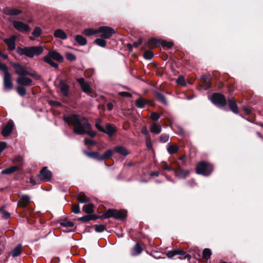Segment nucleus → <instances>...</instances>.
I'll return each instance as SVG.
<instances>
[{"mask_svg": "<svg viewBox=\"0 0 263 263\" xmlns=\"http://www.w3.org/2000/svg\"><path fill=\"white\" fill-rule=\"evenodd\" d=\"M64 121L69 125H73V132L77 135L87 134L91 137H94L96 133L92 130V126L88 120L84 117L71 114L63 117Z\"/></svg>", "mask_w": 263, "mask_h": 263, "instance_id": "nucleus-1", "label": "nucleus"}, {"mask_svg": "<svg viewBox=\"0 0 263 263\" xmlns=\"http://www.w3.org/2000/svg\"><path fill=\"white\" fill-rule=\"evenodd\" d=\"M43 51V48L42 46H32L23 48L18 47L16 48V52L18 54L25 55L30 58L41 54Z\"/></svg>", "mask_w": 263, "mask_h": 263, "instance_id": "nucleus-2", "label": "nucleus"}, {"mask_svg": "<svg viewBox=\"0 0 263 263\" xmlns=\"http://www.w3.org/2000/svg\"><path fill=\"white\" fill-rule=\"evenodd\" d=\"M43 60L45 62L48 63L52 67L58 68L59 65L54 62L53 60H55L58 62H62L63 57L60 53L55 50H52L48 52V54L43 58Z\"/></svg>", "mask_w": 263, "mask_h": 263, "instance_id": "nucleus-3", "label": "nucleus"}, {"mask_svg": "<svg viewBox=\"0 0 263 263\" xmlns=\"http://www.w3.org/2000/svg\"><path fill=\"white\" fill-rule=\"evenodd\" d=\"M13 67L15 69V72L20 76H30L36 80H39L41 78V76L36 72L33 70L27 71L24 67L20 64L14 63L13 64Z\"/></svg>", "mask_w": 263, "mask_h": 263, "instance_id": "nucleus-4", "label": "nucleus"}, {"mask_svg": "<svg viewBox=\"0 0 263 263\" xmlns=\"http://www.w3.org/2000/svg\"><path fill=\"white\" fill-rule=\"evenodd\" d=\"M126 216V212L124 211L114 209H108L105 211L102 215L104 218L114 217L118 219H123Z\"/></svg>", "mask_w": 263, "mask_h": 263, "instance_id": "nucleus-5", "label": "nucleus"}, {"mask_svg": "<svg viewBox=\"0 0 263 263\" xmlns=\"http://www.w3.org/2000/svg\"><path fill=\"white\" fill-rule=\"evenodd\" d=\"M213 171V166L205 162L202 161L197 165L196 172L198 174L208 176Z\"/></svg>", "mask_w": 263, "mask_h": 263, "instance_id": "nucleus-6", "label": "nucleus"}, {"mask_svg": "<svg viewBox=\"0 0 263 263\" xmlns=\"http://www.w3.org/2000/svg\"><path fill=\"white\" fill-rule=\"evenodd\" d=\"M212 102L218 107H223L226 104V100L223 95L214 93L211 98Z\"/></svg>", "mask_w": 263, "mask_h": 263, "instance_id": "nucleus-7", "label": "nucleus"}, {"mask_svg": "<svg viewBox=\"0 0 263 263\" xmlns=\"http://www.w3.org/2000/svg\"><path fill=\"white\" fill-rule=\"evenodd\" d=\"M84 33H115V31L110 27L102 26L100 27L98 29H93L92 28L85 29Z\"/></svg>", "mask_w": 263, "mask_h": 263, "instance_id": "nucleus-8", "label": "nucleus"}, {"mask_svg": "<svg viewBox=\"0 0 263 263\" xmlns=\"http://www.w3.org/2000/svg\"><path fill=\"white\" fill-rule=\"evenodd\" d=\"M52 173L47 169V167H44L37 175L40 179L44 181H49L52 177Z\"/></svg>", "mask_w": 263, "mask_h": 263, "instance_id": "nucleus-9", "label": "nucleus"}, {"mask_svg": "<svg viewBox=\"0 0 263 263\" xmlns=\"http://www.w3.org/2000/svg\"><path fill=\"white\" fill-rule=\"evenodd\" d=\"M14 28L20 32H29L30 28L28 25L18 21L12 22Z\"/></svg>", "mask_w": 263, "mask_h": 263, "instance_id": "nucleus-10", "label": "nucleus"}, {"mask_svg": "<svg viewBox=\"0 0 263 263\" xmlns=\"http://www.w3.org/2000/svg\"><path fill=\"white\" fill-rule=\"evenodd\" d=\"M77 82L80 84L83 92L88 95L91 96L92 90L88 83L83 78L77 79Z\"/></svg>", "mask_w": 263, "mask_h": 263, "instance_id": "nucleus-11", "label": "nucleus"}, {"mask_svg": "<svg viewBox=\"0 0 263 263\" xmlns=\"http://www.w3.org/2000/svg\"><path fill=\"white\" fill-rule=\"evenodd\" d=\"M59 87L62 95L64 97H68L69 86L66 82L63 80H61L59 83Z\"/></svg>", "mask_w": 263, "mask_h": 263, "instance_id": "nucleus-12", "label": "nucleus"}, {"mask_svg": "<svg viewBox=\"0 0 263 263\" xmlns=\"http://www.w3.org/2000/svg\"><path fill=\"white\" fill-rule=\"evenodd\" d=\"M112 34H101L100 38L97 39L95 41V43L102 47L106 46L105 39L111 37Z\"/></svg>", "mask_w": 263, "mask_h": 263, "instance_id": "nucleus-13", "label": "nucleus"}, {"mask_svg": "<svg viewBox=\"0 0 263 263\" xmlns=\"http://www.w3.org/2000/svg\"><path fill=\"white\" fill-rule=\"evenodd\" d=\"M14 127V124L12 121H9L8 123L3 127L2 134L4 137H7L10 135L13 130Z\"/></svg>", "mask_w": 263, "mask_h": 263, "instance_id": "nucleus-14", "label": "nucleus"}, {"mask_svg": "<svg viewBox=\"0 0 263 263\" xmlns=\"http://www.w3.org/2000/svg\"><path fill=\"white\" fill-rule=\"evenodd\" d=\"M25 76H20L18 77L16 80V82L22 86H31L32 83V80Z\"/></svg>", "mask_w": 263, "mask_h": 263, "instance_id": "nucleus-15", "label": "nucleus"}, {"mask_svg": "<svg viewBox=\"0 0 263 263\" xmlns=\"http://www.w3.org/2000/svg\"><path fill=\"white\" fill-rule=\"evenodd\" d=\"M4 85L5 88L10 90L12 88L13 84L11 81V76L9 72H7L4 74Z\"/></svg>", "mask_w": 263, "mask_h": 263, "instance_id": "nucleus-16", "label": "nucleus"}, {"mask_svg": "<svg viewBox=\"0 0 263 263\" xmlns=\"http://www.w3.org/2000/svg\"><path fill=\"white\" fill-rule=\"evenodd\" d=\"M16 39V37L12 35L10 38L4 40V42L7 44L9 50L12 51L15 48V41Z\"/></svg>", "mask_w": 263, "mask_h": 263, "instance_id": "nucleus-17", "label": "nucleus"}, {"mask_svg": "<svg viewBox=\"0 0 263 263\" xmlns=\"http://www.w3.org/2000/svg\"><path fill=\"white\" fill-rule=\"evenodd\" d=\"M30 201V198L28 195H23L20 196L18 205L21 207H26Z\"/></svg>", "mask_w": 263, "mask_h": 263, "instance_id": "nucleus-18", "label": "nucleus"}, {"mask_svg": "<svg viewBox=\"0 0 263 263\" xmlns=\"http://www.w3.org/2000/svg\"><path fill=\"white\" fill-rule=\"evenodd\" d=\"M160 39L151 38L146 43V46L150 48H155L160 45Z\"/></svg>", "mask_w": 263, "mask_h": 263, "instance_id": "nucleus-19", "label": "nucleus"}, {"mask_svg": "<svg viewBox=\"0 0 263 263\" xmlns=\"http://www.w3.org/2000/svg\"><path fill=\"white\" fill-rule=\"evenodd\" d=\"M22 252V245L18 244L9 253V255L13 257H16L19 256Z\"/></svg>", "mask_w": 263, "mask_h": 263, "instance_id": "nucleus-20", "label": "nucleus"}, {"mask_svg": "<svg viewBox=\"0 0 263 263\" xmlns=\"http://www.w3.org/2000/svg\"><path fill=\"white\" fill-rule=\"evenodd\" d=\"M114 151L116 153L125 157L129 154V152L127 148L122 146H117L115 147Z\"/></svg>", "mask_w": 263, "mask_h": 263, "instance_id": "nucleus-21", "label": "nucleus"}, {"mask_svg": "<svg viewBox=\"0 0 263 263\" xmlns=\"http://www.w3.org/2000/svg\"><path fill=\"white\" fill-rule=\"evenodd\" d=\"M228 103L231 110L235 114H237L238 110L236 101L233 98H230L228 99Z\"/></svg>", "mask_w": 263, "mask_h": 263, "instance_id": "nucleus-22", "label": "nucleus"}, {"mask_svg": "<svg viewBox=\"0 0 263 263\" xmlns=\"http://www.w3.org/2000/svg\"><path fill=\"white\" fill-rule=\"evenodd\" d=\"M173 171L174 172L176 176L180 178H185L189 174V172L188 171L180 168H179L178 170H173Z\"/></svg>", "mask_w": 263, "mask_h": 263, "instance_id": "nucleus-23", "label": "nucleus"}, {"mask_svg": "<svg viewBox=\"0 0 263 263\" xmlns=\"http://www.w3.org/2000/svg\"><path fill=\"white\" fill-rule=\"evenodd\" d=\"M150 130L152 133L159 134L161 132V126L160 125L157 124L156 123H154L151 127Z\"/></svg>", "mask_w": 263, "mask_h": 263, "instance_id": "nucleus-24", "label": "nucleus"}, {"mask_svg": "<svg viewBox=\"0 0 263 263\" xmlns=\"http://www.w3.org/2000/svg\"><path fill=\"white\" fill-rule=\"evenodd\" d=\"M77 198L78 200L81 203H86L90 201V199L89 197H87L83 193H79L77 196Z\"/></svg>", "mask_w": 263, "mask_h": 263, "instance_id": "nucleus-25", "label": "nucleus"}, {"mask_svg": "<svg viewBox=\"0 0 263 263\" xmlns=\"http://www.w3.org/2000/svg\"><path fill=\"white\" fill-rule=\"evenodd\" d=\"M148 103V101L140 97L136 101L135 104L137 107L141 108H143Z\"/></svg>", "mask_w": 263, "mask_h": 263, "instance_id": "nucleus-26", "label": "nucleus"}, {"mask_svg": "<svg viewBox=\"0 0 263 263\" xmlns=\"http://www.w3.org/2000/svg\"><path fill=\"white\" fill-rule=\"evenodd\" d=\"M179 150V147L177 145L169 144L167 147V151L170 154L177 153Z\"/></svg>", "mask_w": 263, "mask_h": 263, "instance_id": "nucleus-27", "label": "nucleus"}, {"mask_svg": "<svg viewBox=\"0 0 263 263\" xmlns=\"http://www.w3.org/2000/svg\"><path fill=\"white\" fill-rule=\"evenodd\" d=\"M93 207V205L92 203H89L83 206V210L87 214H92L94 212Z\"/></svg>", "mask_w": 263, "mask_h": 263, "instance_id": "nucleus-28", "label": "nucleus"}, {"mask_svg": "<svg viewBox=\"0 0 263 263\" xmlns=\"http://www.w3.org/2000/svg\"><path fill=\"white\" fill-rule=\"evenodd\" d=\"M84 153L90 158H92L97 160L100 161L101 155H100L99 152H84Z\"/></svg>", "mask_w": 263, "mask_h": 263, "instance_id": "nucleus-29", "label": "nucleus"}, {"mask_svg": "<svg viewBox=\"0 0 263 263\" xmlns=\"http://www.w3.org/2000/svg\"><path fill=\"white\" fill-rule=\"evenodd\" d=\"M18 169V167L17 166H12L8 167L2 171L3 174H11Z\"/></svg>", "mask_w": 263, "mask_h": 263, "instance_id": "nucleus-30", "label": "nucleus"}, {"mask_svg": "<svg viewBox=\"0 0 263 263\" xmlns=\"http://www.w3.org/2000/svg\"><path fill=\"white\" fill-rule=\"evenodd\" d=\"M105 129V132L104 133L107 134L110 137L112 136L116 132L115 128L109 124L106 125V129Z\"/></svg>", "mask_w": 263, "mask_h": 263, "instance_id": "nucleus-31", "label": "nucleus"}, {"mask_svg": "<svg viewBox=\"0 0 263 263\" xmlns=\"http://www.w3.org/2000/svg\"><path fill=\"white\" fill-rule=\"evenodd\" d=\"M112 155V152L111 149H108L103 154L101 155L100 161H103L105 159L110 158Z\"/></svg>", "mask_w": 263, "mask_h": 263, "instance_id": "nucleus-32", "label": "nucleus"}, {"mask_svg": "<svg viewBox=\"0 0 263 263\" xmlns=\"http://www.w3.org/2000/svg\"><path fill=\"white\" fill-rule=\"evenodd\" d=\"M176 253L177 255H180L181 256L178 257L179 259H183L185 258H187L189 259L190 258V256L189 254H187L183 250H176Z\"/></svg>", "mask_w": 263, "mask_h": 263, "instance_id": "nucleus-33", "label": "nucleus"}, {"mask_svg": "<svg viewBox=\"0 0 263 263\" xmlns=\"http://www.w3.org/2000/svg\"><path fill=\"white\" fill-rule=\"evenodd\" d=\"M21 13V11L17 9H9L7 10L6 13L10 15H17Z\"/></svg>", "mask_w": 263, "mask_h": 263, "instance_id": "nucleus-34", "label": "nucleus"}, {"mask_svg": "<svg viewBox=\"0 0 263 263\" xmlns=\"http://www.w3.org/2000/svg\"><path fill=\"white\" fill-rule=\"evenodd\" d=\"M76 40L80 45H84L86 44V40L81 35H77L76 36Z\"/></svg>", "mask_w": 263, "mask_h": 263, "instance_id": "nucleus-35", "label": "nucleus"}, {"mask_svg": "<svg viewBox=\"0 0 263 263\" xmlns=\"http://www.w3.org/2000/svg\"><path fill=\"white\" fill-rule=\"evenodd\" d=\"M174 44L172 42H167L164 40H161L160 45H161L163 47H166L168 49H170L172 47Z\"/></svg>", "mask_w": 263, "mask_h": 263, "instance_id": "nucleus-36", "label": "nucleus"}, {"mask_svg": "<svg viewBox=\"0 0 263 263\" xmlns=\"http://www.w3.org/2000/svg\"><path fill=\"white\" fill-rule=\"evenodd\" d=\"M156 97H157V99L159 101L162 102V103H163L164 104H167V101H166L164 96L162 93L158 92H157L156 93Z\"/></svg>", "mask_w": 263, "mask_h": 263, "instance_id": "nucleus-37", "label": "nucleus"}, {"mask_svg": "<svg viewBox=\"0 0 263 263\" xmlns=\"http://www.w3.org/2000/svg\"><path fill=\"white\" fill-rule=\"evenodd\" d=\"M16 91L21 96H22V97L24 96L26 93V89L21 86H18L17 87Z\"/></svg>", "mask_w": 263, "mask_h": 263, "instance_id": "nucleus-38", "label": "nucleus"}, {"mask_svg": "<svg viewBox=\"0 0 263 263\" xmlns=\"http://www.w3.org/2000/svg\"><path fill=\"white\" fill-rule=\"evenodd\" d=\"M211 255V251L209 249H204L203 251L202 256L203 257L208 259Z\"/></svg>", "mask_w": 263, "mask_h": 263, "instance_id": "nucleus-39", "label": "nucleus"}, {"mask_svg": "<svg viewBox=\"0 0 263 263\" xmlns=\"http://www.w3.org/2000/svg\"><path fill=\"white\" fill-rule=\"evenodd\" d=\"M144 58L146 60H150L154 57V54L151 50H146L144 53Z\"/></svg>", "mask_w": 263, "mask_h": 263, "instance_id": "nucleus-40", "label": "nucleus"}, {"mask_svg": "<svg viewBox=\"0 0 263 263\" xmlns=\"http://www.w3.org/2000/svg\"><path fill=\"white\" fill-rule=\"evenodd\" d=\"M60 224L64 227L71 228L73 227L74 223L70 221H63L60 223Z\"/></svg>", "mask_w": 263, "mask_h": 263, "instance_id": "nucleus-41", "label": "nucleus"}, {"mask_svg": "<svg viewBox=\"0 0 263 263\" xmlns=\"http://www.w3.org/2000/svg\"><path fill=\"white\" fill-rule=\"evenodd\" d=\"M23 159L21 156H17L15 157L13 159L14 163H18L21 165L23 163Z\"/></svg>", "mask_w": 263, "mask_h": 263, "instance_id": "nucleus-42", "label": "nucleus"}, {"mask_svg": "<svg viewBox=\"0 0 263 263\" xmlns=\"http://www.w3.org/2000/svg\"><path fill=\"white\" fill-rule=\"evenodd\" d=\"M66 58L68 60L70 61H75L76 59V56L72 53L67 52L66 53Z\"/></svg>", "mask_w": 263, "mask_h": 263, "instance_id": "nucleus-43", "label": "nucleus"}, {"mask_svg": "<svg viewBox=\"0 0 263 263\" xmlns=\"http://www.w3.org/2000/svg\"><path fill=\"white\" fill-rule=\"evenodd\" d=\"M133 250L136 252L137 254H139L142 252V248L139 243H136Z\"/></svg>", "mask_w": 263, "mask_h": 263, "instance_id": "nucleus-44", "label": "nucleus"}, {"mask_svg": "<svg viewBox=\"0 0 263 263\" xmlns=\"http://www.w3.org/2000/svg\"><path fill=\"white\" fill-rule=\"evenodd\" d=\"M177 83L181 85L185 86L186 85L184 78L182 76H179L176 80Z\"/></svg>", "mask_w": 263, "mask_h": 263, "instance_id": "nucleus-45", "label": "nucleus"}, {"mask_svg": "<svg viewBox=\"0 0 263 263\" xmlns=\"http://www.w3.org/2000/svg\"><path fill=\"white\" fill-rule=\"evenodd\" d=\"M105 230V226L103 224L96 225L95 231L97 232H102Z\"/></svg>", "mask_w": 263, "mask_h": 263, "instance_id": "nucleus-46", "label": "nucleus"}, {"mask_svg": "<svg viewBox=\"0 0 263 263\" xmlns=\"http://www.w3.org/2000/svg\"><path fill=\"white\" fill-rule=\"evenodd\" d=\"M72 211L74 214H79L80 213V208L79 205H72Z\"/></svg>", "mask_w": 263, "mask_h": 263, "instance_id": "nucleus-47", "label": "nucleus"}, {"mask_svg": "<svg viewBox=\"0 0 263 263\" xmlns=\"http://www.w3.org/2000/svg\"><path fill=\"white\" fill-rule=\"evenodd\" d=\"M160 115L157 112H152L151 114V118L154 121L158 120L160 118Z\"/></svg>", "mask_w": 263, "mask_h": 263, "instance_id": "nucleus-48", "label": "nucleus"}, {"mask_svg": "<svg viewBox=\"0 0 263 263\" xmlns=\"http://www.w3.org/2000/svg\"><path fill=\"white\" fill-rule=\"evenodd\" d=\"M169 136L166 134H162L160 137V141L163 143H165L168 141Z\"/></svg>", "mask_w": 263, "mask_h": 263, "instance_id": "nucleus-49", "label": "nucleus"}, {"mask_svg": "<svg viewBox=\"0 0 263 263\" xmlns=\"http://www.w3.org/2000/svg\"><path fill=\"white\" fill-rule=\"evenodd\" d=\"M118 94L119 96H122V97H124L131 98L132 97V95L131 93L127 92H125V91L119 92Z\"/></svg>", "mask_w": 263, "mask_h": 263, "instance_id": "nucleus-50", "label": "nucleus"}, {"mask_svg": "<svg viewBox=\"0 0 263 263\" xmlns=\"http://www.w3.org/2000/svg\"><path fill=\"white\" fill-rule=\"evenodd\" d=\"M91 217L88 215H86L83 217H80L78 220L83 222H87L91 219Z\"/></svg>", "mask_w": 263, "mask_h": 263, "instance_id": "nucleus-51", "label": "nucleus"}, {"mask_svg": "<svg viewBox=\"0 0 263 263\" xmlns=\"http://www.w3.org/2000/svg\"><path fill=\"white\" fill-rule=\"evenodd\" d=\"M0 70L4 71V74L7 72H9L8 67L4 64L0 63Z\"/></svg>", "mask_w": 263, "mask_h": 263, "instance_id": "nucleus-52", "label": "nucleus"}, {"mask_svg": "<svg viewBox=\"0 0 263 263\" xmlns=\"http://www.w3.org/2000/svg\"><path fill=\"white\" fill-rule=\"evenodd\" d=\"M95 126L99 131L103 133L105 132V129L101 126L100 123H99V122L96 123Z\"/></svg>", "mask_w": 263, "mask_h": 263, "instance_id": "nucleus-53", "label": "nucleus"}, {"mask_svg": "<svg viewBox=\"0 0 263 263\" xmlns=\"http://www.w3.org/2000/svg\"><path fill=\"white\" fill-rule=\"evenodd\" d=\"M84 143L86 145L96 144V142L95 141H93V140H92L91 139H87V138L84 139Z\"/></svg>", "mask_w": 263, "mask_h": 263, "instance_id": "nucleus-54", "label": "nucleus"}, {"mask_svg": "<svg viewBox=\"0 0 263 263\" xmlns=\"http://www.w3.org/2000/svg\"><path fill=\"white\" fill-rule=\"evenodd\" d=\"M176 255H177L176 250L168 251L166 254L167 257L170 258H172Z\"/></svg>", "mask_w": 263, "mask_h": 263, "instance_id": "nucleus-55", "label": "nucleus"}, {"mask_svg": "<svg viewBox=\"0 0 263 263\" xmlns=\"http://www.w3.org/2000/svg\"><path fill=\"white\" fill-rule=\"evenodd\" d=\"M54 36L57 38H60L64 40L67 38V34H54Z\"/></svg>", "mask_w": 263, "mask_h": 263, "instance_id": "nucleus-56", "label": "nucleus"}, {"mask_svg": "<svg viewBox=\"0 0 263 263\" xmlns=\"http://www.w3.org/2000/svg\"><path fill=\"white\" fill-rule=\"evenodd\" d=\"M6 147V143L4 142H0V153Z\"/></svg>", "mask_w": 263, "mask_h": 263, "instance_id": "nucleus-57", "label": "nucleus"}, {"mask_svg": "<svg viewBox=\"0 0 263 263\" xmlns=\"http://www.w3.org/2000/svg\"><path fill=\"white\" fill-rule=\"evenodd\" d=\"M162 168L164 170H167L168 171H172L174 169H172L168 165H167L166 164H164L163 165H162Z\"/></svg>", "mask_w": 263, "mask_h": 263, "instance_id": "nucleus-58", "label": "nucleus"}, {"mask_svg": "<svg viewBox=\"0 0 263 263\" xmlns=\"http://www.w3.org/2000/svg\"><path fill=\"white\" fill-rule=\"evenodd\" d=\"M42 31H43V30L40 27H35V29L32 33H41Z\"/></svg>", "mask_w": 263, "mask_h": 263, "instance_id": "nucleus-59", "label": "nucleus"}, {"mask_svg": "<svg viewBox=\"0 0 263 263\" xmlns=\"http://www.w3.org/2000/svg\"><path fill=\"white\" fill-rule=\"evenodd\" d=\"M141 43H142V40H139L138 42H135L134 43L133 46L135 47H137Z\"/></svg>", "mask_w": 263, "mask_h": 263, "instance_id": "nucleus-60", "label": "nucleus"}, {"mask_svg": "<svg viewBox=\"0 0 263 263\" xmlns=\"http://www.w3.org/2000/svg\"><path fill=\"white\" fill-rule=\"evenodd\" d=\"M142 133L145 135H148V132L145 127H143L142 129Z\"/></svg>", "mask_w": 263, "mask_h": 263, "instance_id": "nucleus-61", "label": "nucleus"}, {"mask_svg": "<svg viewBox=\"0 0 263 263\" xmlns=\"http://www.w3.org/2000/svg\"><path fill=\"white\" fill-rule=\"evenodd\" d=\"M107 107L108 110H111L112 109L114 105L112 103H109L107 104Z\"/></svg>", "mask_w": 263, "mask_h": 263, "instance_id": "nucleus-62", "label": "nucleus"}, {"mask_svg": "<svg viewBox=\"0 0 263 263\" xmlns=\"http://www.w3.org/2000/svg\"><path fill=\"white\" fill-rule=\"evenodd\" d=\"M3 216L6 218H8L10 217V214L7 212L5 211L3 212Z\"/></svg>", "mask_w": 263, "mask_h": 263, "instance_id": "nucleus-63", "label": "nucleus"}, {"mask_svg": "<svg viewBox=\"0 0 263 263\" xmlns=\"http://www.w3.org/2000/svg\"><path fill=\"white\" fill-rule=\"evenodd\" d=\"M204 81H205V83H206V88H209L210 87V85L208 84V83L210 82V80L208 79V77H205Z\"/></svg>", "mask_w": 263, "mask_h": 263, "instance_id": "nucleus-64", "label": "nucleus"}]
</instances>
